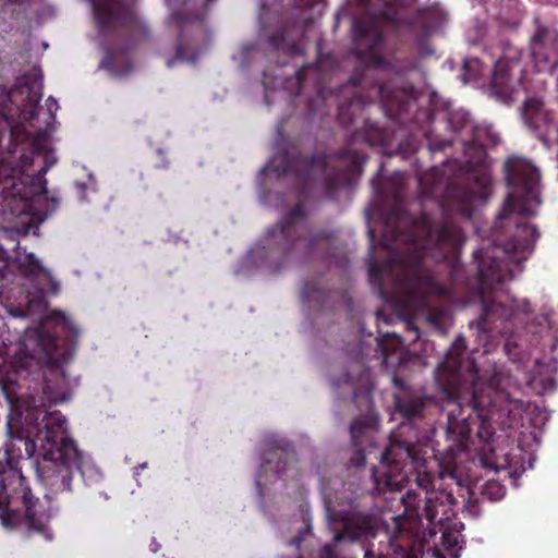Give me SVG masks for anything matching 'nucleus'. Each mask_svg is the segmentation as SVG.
Instances as JSON below:
<instances>
[{
  "mask_svg": "<svg viewBox=\"0 0 558 558\" xmlns=\"http://www.w3.org/2000/svg\"><path fill=\"white\" fill-rule=\"evenodd\" d=\"M514 225L511 239L474 251L473 262L465 269L459 259L464 235L457 223H435L425 213L415 218L396 204L386 216L379 241L389 257L380 263L369 254V282L386 302L401 308L420 307V318L441 336L448 331L451 313L445 305L432 304V296L462 305L478 301V330L509 338L518 305L501 284L513 279V267L539 238L534 226Z\"/></svg>",
  "mask_w": 558,
  "mask_h": 558,
  "instance_id": "f257e3e1",
  "label": "nucleus"
},
{
  "mask_svg": "<svg viewBox=\"0 0 558 558\" xmlns=\"http://www.w3.org/2000/svg\"><path fill=\"white\" fill-rule=\"evenodd\" d=\"M465 339L459 336L445 355L436 372V384L442 393L447 412V433L452 439L438 461V485L425 471V449L420 442L401 440L398 435L390 439L381 452L379 465L372 477L378 494L400 490L409 480L407 466L417 471V486L425 490L422 499L418 494L408 490L402 504L408 517H420V502L424 501L423 515L430 524L448 519L451 507L457 504L454 489L464 488L463 474L458 468L457 458L468 449V441L474 427L483 442H489L494 435L490 424L493 409H501L502 391L480 380L473 360L465 356Z\"/></svg>",
  "mask_w": 558,
  "mask_h": 558,
  "instance_id": "f03ea898",
  "label": "nucleus"
},
{
  "mask_svg": "<svg viewBox=\"0 0 558 558\" xmlns=\"http://www.w3.org/2000/svg\"><path fill=\"white\" fill-rule=\"evenodd\" d=\"M381 24L404 25L413 32L427 35L430 32L427 10L417 9L408 17H400L398 11L385 3L381 11L355 19L352 27L356 57L365 66L355 68L344 86L345 99L338 104L337 120L343 126L357 125L362 129L353 132L345 146L332 154H315L311 157L301 153H286L276 171L281 174H294L302 190L322 182L328 195L340 186H351L361 177L365 157L354 147L357 142L374 146L381 141L379 128L365 118L368 105L379 100L391 117H401L410 105L417 99L418 92L411 83L396 86L392 82H383L380 72L401 74L387 60L380 49L385 43Z\"/></svg>",
  "mask_w": 558,
  "mask_h": 558,
  "instance_id": "7ed1b4c3",
  "label": "nucleus"
},
{
  "mask_svg": "<svg viewBox=\"0 0 558 558\" xmlns=\"http://www.w3.org/2000/svg\"><path fill=\"white\" fill-rule=\"evenodd\" d=\"M332 236V231L310 229L306 210L299 202L279 223L268 229L265 244L256 250V255L277 271L286 259L311 257Z\"/></svg>",
  "mask_w": 558,
  "mask_h": 558,
  "instance_id": "20e7f679",
  "label": "nucleus"
},
{
  "mask_svg": "<svg viewBox=\"0 0 558 558\" xmlns=\"http://www.w3.org/2000/svg\"><path fill=\"white\" fill-rule=\"evenodd\" d=\"M460 171L449 181L444 190L441 207L446 213H456L462 218L470 219L476 202H486L489 197L492 177L478 158L475 166L472 160L465 165L459 163Z\"/></svg>",
  "mask_w": 558,
  "mask_h": 558,
  "instance_id": "39448f33",
  "label": "nucleus"
},
{
  "mask_svg": "<svg viewBox=\"0 0 558 558\" xmlns=\"http://www.w3.org/2000/svg\"><path fill=\"white\" fill-rule=\"evenodd\" d=\"M506 172L508 185L512 191L508 195L498 219L508 220L514 213L520 217L534 216L535 210L532 206L541 203L537 169L525 160L511 157L506 162Z\"/></svg>",
  "mask_w": 558,
  "mask_h": 558,
  "instance_id": "423d86ee",
  "label": "nucleus"
},
{
  "mask_svg": "<svg viewBox=\"0 0 558 558\" xmlns=\"http://www.w3.org/2000/svg\"><path fill=\"white\" fill-rule=\"evenodd\" d=\"M499 54L494 64L490 90L504 102L512 99L524 78L522 51L509 41H500L497 47Z\"/></svg>",
  "mask_w": 558,
  "mask_h": 558,
  "instance_id": "0eeeda50",
  "label": "nucleus"
},
{
  "mask_svg": "<svg viewBox=\"0 0 558 558\" xmlns=\"http://www.w3.org/2000/svg\"><path fill=\"white\" fill-rule=\"evenodd\" d=\"M529 48L534 66L538 72L553 73L558 68V28L557 25L534 16Z\"/></svg>",
  "mask_w": 558,
  "mask_h": 558,
  "instance_id": "6e6552de",
  "label": "nucleus"
},
{
  "mask_svg": "<svg viewBox=\"0 0 558 558\" xmlns=\"http://www.w3.org/2000/svg\"><path fill=\"white\" fill-rule=\"evenodd\" d=\"M430 118L445 122L446 129L456 135V138L451 140L428 135V147L433 153L442 151L445 148L453 145L454 142L462 146V137L469 135L474 124L468 111L462 108H452L449 101L442 102L441 108H438L436 104L433 105Z\"/></svg>",
  "mask_w": 558,
  "mask_h": 558,
  "instance_id": "1a4fd4ad",
  "label": "nucleus"
},
{
  "mask_svg": "<svg viewBox=\"0 0 558 558\" xmlns=\"http://www.w3.org/2000/svg\"><path fill=\"white\" fill-rule=\"evenodd\" d=\"M328 514L333 523L341 524V527L333 535L336 544L344 541L354 543L376 535V521L371 513L355 510H328Z\"/></svg>",
  "mask_w": 558,
  "mask_h": 558,
  "instance_id": "9d476101",
  "label": "nucleus"
},
{
  "mask_svg": "<svg viewBox=\"0 0 558 558\" xmlns=\"http://www.w3.org/2000/svg\"><path fill=\"white\" fill-rule=\"evenodd\" d=\"M47 143V136L44 133L37 134L29 143L31 156L25 153L19 155V161L11 160L3 154L0 157V184L5 187L15 186V179H17L26 168L31 167L35 157L44 155V148Z\"/></svg>",
  "mask_w": 558,
  "mask_h": 558,
  "instance_id": "9b49d317",
  "label": "nucleus"
},
{
  "mask_svg": "<svg viewBox=\"0 0 558 558\" xmlns=\"http://www.w3.org/2000/svg\"><path fill=\"white\" fill-rule=\"evenodd\" d=\"M333 385L338 388L343 385L349 386L352 389V400L359 408L362 404L365 408L371 405L374 387L371 371L363 362L357 361L353 363L348 372L333 381Z\"/></svg>",
  "mask_w": 558,
  "mask_h": 558,
  "instance_id": "f8f14e48",
  "label": "nucleus"
},
{
  "mask_svg": "<svg viewBox=\"0 0 558 558\" xmlns=\"http://www.w3.org/2000/svg\"><path fill=\"white\" fill-rule=\"evenodd\" d=\"M171 22H173L178 27L179 35L175 56L168 59L167 65L169 68L173 66L177 61L196 62L198 53L196 51V43L194 39V21L182 12H174L171 15Z\"/></svg>",
  "mask_w": 558,
  "mask_h": 558,
  "instance_id": "ddd939ff",
  "label": "nucleus"
},
{
  "mask_svg": "<svg viewBox=\"0 0 558 558\" xmlns=\"http://www.w3.org/2000/svg\"><path fill=\"white\" fill-rule=\"evenodd\" d=\"M17 374L20 378H25L27 375L33 374L37 376V379H43V397L40 398L39 403H37L35 397L32 396L29 407L35 409L45 408L46 402L49 404H56L62 400L58 392L52 391L46 379V371L43 369L39 361L33 355H26L24 359L19 361Z\"/></svg>",
  "mask_w": 558,
  "mask_h": 558,
  "instance_id": "4468645a",
  "label": "nucleus"
},
{
  "mask_svg": "<svg viewBox=\"0 0 558 558\" xmlns=\"http://www.w3.org/2000/svg\"><path fill=\"white\" fill-rule=\"evenodd\" d=\"M432 399L427 396H421L410 391H403L395 396L393 403L396 412L404 420L400 427V434L402 429L407 427L405 422L413 424L416 421L423 420L426 405Z\"/></svg>",
  "mask_w": 558,
  "mask_h": 558,
  "instance_id": "2eb2a0df",
  "label": "nucleus"
},
{
  "mask_svg": "<svg viewBox=\"0 0 558 558\" xmlns=\"http://www.w3.org/2000/svg\"><path fill=\"white\" fill-rule=\"evenodd\" d=\"M265 459L263 468L274 471L280 478H294L299 475L296 470V453L290 444H284L280 448H276Z\"/></svg>",
  "mask_w": 558,
  "mask_h": 558,
  "instance_id": "dca6fc26",
  "label": "nucleus"
},
{
  "mask_svg": "<svg viewBox=\"0 0 558 558\" xmlns=\"http://www.w3.org/2000/svg\"><path fill=\"white\" fill-rule=\"evenodd\" d=\"M498 142V136L490 128L473 124L469 135L462 137V150L464 154L473 150L478 158H484L486 149Z\"/></svg>",
  "mask_w": 558,
  "mask_h": 558,
  "instance_id": "f3484780",
  "label": "nucleus"
},
{
  "mask_svg": "<svg viewBox=\"0 0 558 558\" xmlns=\"http://www.w3.org/2000/svg\"><path fill=\"white\" fill-rule=\"evenodd\" d=\"M101 66L116 75H126L132 70V60L129 48L108 49Z\"/></svg>",
  "mask_w": 558,
  "mask_h": 558,
  "instance_id": "a211bd4d",
  "label": "nucleus"
},
{
  "mask_svg": "<svg viewBox=\"0 0 558 558\" xmlns=\"http://www.w3.org/2000/svg\"><path fill=\"white\" fill-rule=\"evenodd\" d=\"M376 421L372 416H359L350 424L351 438L355 446L362 444V438L375 428Z\"/></svg>",
  "mask_w": 558,
  "mask_h": 558,
  "instance_id": "6ab92c4d",
  "label": "nucleus"
},
{
  "mask_svg": "<svg viewBox=\"0 0 558 558\" xmlns=\"http://www.w3.org/2000/svg\"><path fill=\"white\" fill-rule=\"evenodd\" d=\"M402 345H403V340L396 332H392V333L386 332V333L381 335V338L378 340V348H379L383 356L385 357V360L387 359V356L389 354H392L396 351H398L399 349H401Z\"/></svg>",
  "mask_w": 558,
  "mask_h": 558,
  "instance_id": "aec40b11",
  "label": "nucleus"
},
{
  "mask_svg": "<svg viewBox=\"0 0 558 558\" xmlns=\"http://www.w3.org/2000/svg\"><path fill=\"white\" fill-rule=\"evenodd\" d=\"M442 546L449 553L451 558H459L458 550L461 549V535L451 530L444 531L441 535Z\"/></svg>",
  "mask_w": 558,
  "mask_h": 558,
  "instance_id": "412c9836",
  "label": "nucleus"
},
{
  "mask_svg": "<svg viewBox=\"0 0 558 558\" xmlns=\"http://www.w3.org/2000/svg\"><path fill=\"white\" fill-rule=\"evenodd\" d=\"M269 45L276 49H286V31L283 28H279L274 32L268 39Z\"/></svg>",
  "mask_w": 558,
  "mask_h": 558,
  "instance_id": "4be33fe9",
  "label": "nucleus"
},
{
  "mask_svg": "<svg viewBox=\"0 0 558 558\" xmlns=\"http://www.w3.org/2000/svg\"><path fill=\"white\" fill-rule=\"evenodd\" d=\"M485 494L490 499L498 500L505 495V487L497 482H489L485 487Z\"/></svg>",
  "mask_w": 558,
  "mask_h": 558,
  "instance_id": "5701e85b",
  "label": "nucleus"
},
{
  "mask_svg": "<svg viewBox=\"0 0 558 558\" xmlns=\"http://www.w3.org/2000/svg\"><path fill=\"white\" fill-rule=\"evenodd\" d=\"M308 71L316 72L317 71V66L313 65V64H306V65H303L302 68H300L296 71L295 76H296V82H298V85H299L298 93H300V90L303 88V85H304V82H305V78H306V74H307Z\"/></svg>",
  "mask_w": 558,
  "mask_h": 558,
  "instance_id": "b1692460",
  "label": "nucleus"
},
{
  "mask_svg": "<svg viewBox=\"0 0 558 558\" xmlns=\"http://www.w3.org/2000/svg\"><path fill=\"white\" fill-rule=\"evenodd\" d=\"M381 171H383V165L379 167L376 175L372 180V186L375 190V192L380 195L383 193L381 190Z\"/></svg>",
  "mask_w": 558,
  "mask_h": 558,
  "instance_id": "393cba45",
  "label": "nucleus"
},
{
  "mask_svg": "<svg viewBox=\"0 0 558 558\" xmlns=\"http://www.w3.org/2000/svg\"><path fill=\"white\" fill-rule=\"evenodd\" d=\"M524 108H525V116L529 119L530 114H534V113L537 114L538 113L539 104L536 100H527L525 102Z\"/></svg>",
  "mask_w": 558,
  "mask_h": 558,
  "instance_id": "a878e982",
  "label": "nucleus"
},
{
  "mask_svg": "<svg viewBox=\"0 0 558 558\" xmlns=\"http://www.w3.org/2000/svg\"><path fill=\"white\" fill-rule=\"evenodd\" d=\"M351 462L356 466H362L365 464V456L361 450H359L354 457L351 458Z\"/></svg>",
  "mask_w": 558,
  "mask_h": 558,
  "instance_id": "bb28decb",
  "label": "nucleus"
},
{
  "mask_svg": "<svg viewBox=\"0 0 558 558\" xmlns=\"http://www.w3.org/2000/svg\"><path fill=\"white\" fill-rule=\"evenodd\" d=\"M47 340V342L49 343V345L51 348H56L57 347V342H56V339L52 337V336H40L39 337V341L41 344H44V342Z\"/></svg>",
  "mask_w": 558,
  "mask_h": 558,
  "instance_id": "cd10ccee",
  "label": "nucleus"
},
{
  "mask_svg": "<svg viewBox=\"0 0 558 558\" xmlns=\"http://www.w3.org/2000/svg\"><path fill=\"white\" fill-rule=\"evenodd\" d=\"M376 318L377 322H384L385 324H389V317L383 310H378L376 312Z\"/></svg>",
  "mask_w": 558,
  "mask_h": 558,
  "instance_id": "c85d7f7f",
  "label": "nucleus"
},
{
  "mask_svg": "<svg viewBox=\"0 0 558 558\" xmlns=\"http://www.w3.org/2000/svg\"><path fill=\"white\" fill-rule=\"evenodd\" d=\"M47 107H48V110L52 113L53 108L58 109L57 100L53 97L50 96L47 99Z\"/></svg>",
  "mask_w": 558,
  "mask_h": 558,
  "instance_id": "c756f323",
  "label": "nucleus"
},
{
  "mask_svg": "<svg viewBox=\"0 0 558 558\" xmlns=\"http://www.w3.org/2000/svg\"><path fill=\"white\" fill-rule=\"evenodd\" d=\"M407 327H408V329H409L410 331H413V332L415 333V337H414L413 341H414V340H416V339H418L420 335H418V329H417V327H416L413 323H411V322H408V323H407Z\"/></svg>",
  "mask_w": 558,
  "mask_h": 558,
  "instance_id": "7c9ffc66",
  "label": "nucleus"
},
{
  "mask_svg": "<svg viewBox=\"0 0 558 558\" xmlns=\"http://www.w3.org/2000/svg\"><path fill=\"white\" fill-rule=\"evenodd\" d=\"M47 192H48L47 182H46V180H43L37 194L45 195Z\"/></svg>",
  "mask_w": 558,
  "mask_h": 558,
  "instance_id": "2f4dec72",
  "label": "nucleus"
},
{
  "mask_svg": "<svg viewBox=\"0 0 558 558\" xmlns=\"http://www.w3.org/2000/svg\"><path fill=\"white\" fill-rule=\"evenodd\" d=\"M287 50L290 54H294L299 51V45L296 43H293L290 46H288Z\"/></svg>",
  "mask_w": 558,
  "mask_h": 558,
  "instance_id": "473e14b6",
  "label": "nucleus"
},
{
  "mask_svg": "<svg viewBox=\"0 0 558 558\" xmlns=\"http://www.w3.org/2000/svg\"><path fill=\"white\" fill-rule=\"evenodd\" d=\"M25 446H26V451H28V452H29V447H31L32 449H34V448L36 447V441H34V440H31V439L26 438V439H25Z\"/></svg>",
  "mask_w": 558,
  "mask_h": 558,
  "instance_id": "72a5a7b5",
  "label": "nucleus"
},
{
  "mask_svg": "<svg viewBox=\"0 0 558 558\" xmlns=\"http://www.w3.org/2000/svg\"><path fill=\"white\" fill-rule=\"evenodd\" d=\"M47 361L50 364L51 368L58 366L57 365V360L52 355H50L49 353H47Z\"/></svg>",
  "mask_w": 558,
  "mask_h": 558,
  "instance_id": "f704fd0d",
  "label": "nucleus"
},
{
  "mask_svg": "<svg viewBox=\"0 0 558 558\" xmlns=\"http://www.w3.org/2000/svg\"><path fill=\"white\" fill-rule=\"evenodd\" d=\"M472 63L480 64V61L477 59L465 60L464 61V69L468 70L471 66Z\"/></svg>",
  "mask_w": 558,
  "mask_h": 558,
  "instance_id": "c9c22d12",
  "label": "nucleus"
},
{
  "mask_svg": "<svg viewBox=\"0 0 558 558\" xmlns=\"http://www.w3.org/2000/svg\"><path fill=\"white\" fill-rule=\"evenodd\" d=\"M365 558H375L374 553L371 549H366L364 554Z\"/></svg>",
  "mask_w": 558,
  "mask_h": 558,
  "instance_id": "e433bc0d",
  "label": "nucleus"
},
{
  "mask_svg": "<svg viewBox=\"0 0 558 558\" xmlns=\"http://www.w3.org/2000/svg\"><path fill=\"white\" fill-rule=\"evenodd\" d=\"M9 429H10V434H11V436H12V437H15V435H14V433H13V429H12L11 424H9ZM16 438H19V439H21V440H22V439H23V436H22L21 434H17V435H16Z\"/></svg>",
  "mask_w": 558,
  "mask_h": 558,
  "instance_id": "4c0bfd02",
  "label": "nucleus"
},
{
  "mask_svg": "<svg viewBox=\"0 0 558 558\" xmlns=\"http://www.w3.org/2000/svg\"><path fill=\"white\" fill-rule=\"evenodd\" d=\"M47 170H48V167H46V166H45V167H41V168L38 170V174L44 175V174L47 172Z\"/></svg>",
  "mask_w": 558,
  "mask_h": 558,
  "instance_id": "58836bf2",
  "label": "nucleus"
},
{
  "mask_svg": "<svg viewBox=\"0 0 558 558\" xmlns=\"http://www.w3.org/2000/svg\"><path fill=\"white\" fill-rule=\"evenodd\" d=\"M368 234H369V236H371V241H372V243H373V242H374V239H375V233H374V231H373L372 229H369V230H368Z\"/></svg>",
  "mask_w": 558,
  "mask_h": 558,
  "instance_id": "ea45409f",
  "label": "nucleus"
},
{
  "mask_svg": "<svg viewBox=\"0 0 558 558\" xmlns=\"http://www.w3.org/2000/svg\"><path fill=\"white\" fill-rule=\"evenodd\" d=\"M34 76H35V78H34L35 83L37 82V80H41V77H43L40 73H38V74L34 73Z\"/></svg>",
  "mask_w": 558,
  "mask_h": 558,
  "instance_id": "a19ab883",
  "label": "nucleus"
},
{
  "mask_svg": "<svg viewBox=\"0 0 558 558\" xmlns=\"http://www.w3.org/2000/svg\"><path fill=\"white\" fill-rule=\"evenodd\" d=\"M33 265H34V267H35V268H37V269H39V268H40V266H39V264H38V262H37V260H35V262L33 263Z\"/></svg>",
  "mask_w": 558,
  "mask_h": 558,
  "instance_id": "79ce46f5",
  "label": "nucleus"
},
{
  "mask_svg": "<svg viewBox=\"0 0 558 558\" xmlns=\"http://www.w3.org/2000/svg\"><path fill=\"white\" fill-rule=\"evenodd\" d=\"M57 316L64 318V315L61 312L56 313Z\"/></svg>",
  "mask_w": 558,
  "mask_h": 558,
  "instance_id": "37998d69",
  "label": "nucleus"
}]
</instances>
